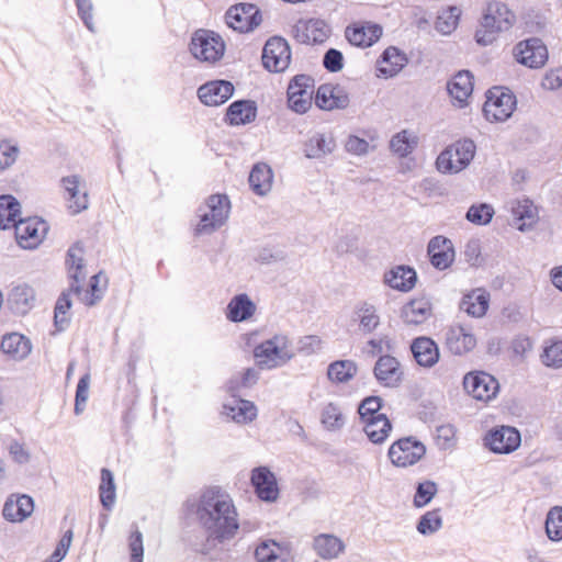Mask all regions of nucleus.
I'll use <instances>...</instances> for the list:
<instances>
[{
	"label": "nucleus",
	"mask_w": 562,
	"mask_h": 562,
	"mask_svg": "<svg viewBox=\"0 0 562 562\" xmlns=\"http://www.w3.org/2000/svg\"><path fill=\"white\" fill-rule=\"evenodd\" d=\"M195 514L209 536L215 540H231L238 531V515L233 499L220 487H209L201 493Z\"/></svg>",
	"instance_id": "nucleus-1"
},
{
	"label": "nucleus",
	"mask_w": 562,
	"mask_h": 562,
	"mask_svg": "<svg viewBox=\"0 0 562 562\" xmlns=\"http://www.w3.org/2000/svg\"><path fill=\"white\" fill-rule=\"evenodd\" d=\"M66 265L70 280V291L87 306H92L99 302L106 288V278L101 272L93 274L88 286L85 288L87 273L83 263V248L80 244H75L68 249Z\"/></svg>",
	"instance_id": "nucleus-2"
},
{
	"label": "nucleus",
	"mask_w": 562,
	"mask_h": 562,
	"mask_svg": "<svg viewBox=\"0 0 562 562\" xmlns=\"http://www.w3.org/2000/svg\"><path fill=\"white\" fill-rule=\"evenodd\" d=\"M252 356L258 369L273 370L289 363L295 357V348L286 334L277 333L257 344Z\"/></svg>",
	"instance_id": "nucleus-3"
},
{
	"label": "nucleus",
	"mask_w": 562,
	"mask_h": 562,
	"mask_svg": "<svg viewBox=\"0 0 562 562\" xmlns=\"http://www.w3.org/2000/svg\"><path fill=\"white\" fill-rule=\"evenodd\" d=\"M516 14L501 1L487 3L474 37L479 45L493 44L501 33L509 31L516 23Z\"/></svg>",
	"instance_id": "nucleus-4"
},
{
	"label": "nucleus",
	"mask_w": 562,
	"mask_h": 562,
	"mask_svg": "<svg viewBox=\"0 0 562 562\" xmlns=\"http://www.w3.org/2000/svg\"><path fill=\"white\" fill-rule=\"evenodd\" d=\"M476 153L471 139H460L443 149L436 159V168L443 175H456L469 167Z\"/></svg>",
	"instance_id": "nucleus-5"
},
{
	"label": "nucleus",
	"mask_w": 562,
	"mask_h": 562,
	"mask_svg": "<svg viewBox=\"0 0 562 562\" xmlns=\"http://www.w3.org/2000/svg\"><path fill=\"white\" fill-rule=\"evenodd\" d=\"M231 203L224 194H213L199 209L195 234L209 235L221 228L228 220Z\"/></svg>",
	"instance_id": "nucleus-6"
},
{
	"label": "nucleus",
	"mask_w": 562,
	"mask_h": 562,
	"mask_svg": "<svg viewBox=\"0 0 562 562\" xmlns=\"http://www.w3.org/2000/svg\"><path fill=\"white\" fill-rule=\"evenodd\" d=\"M189 49L196 60L215 64L224 56L226 45L217 33L210 30H198L191 36Z\"/></svg>",
	"instance_id": "nucleus-7"
},
{
	"label": "nucleus",
	"mask_w": 562,
	"mask_h": 562,
	"mask_svg": "<svg viewBox=\"0 0 562 562\" xmlns=\"http://www.w3.org/2000/svg\"><path fill=\"white\" fill-rule=\"evenodd\" d=\"M426 446L413 436L395 440L389 448L387 458L392 465L406 469L417 464L426 454Z\"/></svg>",
	"instance_id": "nucleus-8"
},
{
	"label": "nucleus",
	"mask_w": 562,
	"mask_h": 562,
	"mask_svg": "<svg viewBox=\"0 0 562 562\" xmlns=\"http://www.w3.org/2000/svg\"><path fill=\"white\" fill-rule=\"evenodd\" d=\"M516 108L514 94L503 88H493L487 91L483 112L490 122H505Z\"/></svg>",
	"instance_id": "nucleus-9"
},
{
	"label": "nucleus",
	"mask_w": 562,
	"mask_h": 562,
	"mask_svg": "<svg viewBox=\"0 0 562 562\" xmlns=\"http://www.w3.org/2000/svg\"><path fill=\"white\" fill-rule=\"evenodd\" d=\"M513 54L518 64L531 69L542 68L549 58L547 46L537 37L527 38L517 43Z\"/></svg>",
	"instance_id": "nucleus-10"
},
{
	"label": "nucleus",
	"mask_w": 562,
	"mask_h": 562,
	"mask_svg": "<svg viewBox=\"0 0 562 562\" xmlns=\"http://www.w3.org/2000/svg\"><path fill=\"white\" fill-rule=\"evenodd\" d=\"M314 80L306 75L295 76L288 86L289 108L299 113H306L312 106Z\"/></svg>",
	"instance_id": "nucleus-11"
},
{
	"label": "nucleus",
	"mask_w": 562,
	"mask_h": 562,
	"mask_svg": "<svg viewBox=\"0 0 562 562\" xmlns=\"http://www.w3.org/2000/svg\"><path fill=\"white\" fill-rule=\"evenodd\" d=\"M225 20L228 27L240 33H247L261 24L262 16L255 4L239 3L228 9Z\"/></svg>",
	"instance_id": "nucleus-12"
},
{
	"label": "nucleus",
	"mask_w": 562,
	"mask_h": 562,
	"mask_svg": "<svg viewBox=\"0 0 562 562\" xmlns=\"http://www.w3.org/2000/svg\"><path fill=\"white\" fill-rule=\"evenodd\" d=\"M291 61L288 42L279 36L269 38L262 49V65L270 72L284 71Z\"/></svg>",
	"instance_id": "nucleus-13"
},
{
	"label": "nucleus",
	"mask_w": 562,
	"mask_h": 562,
	"mask_svg": "<svg viewBox=\"0 0 562 562\" xmlns=\"http://www.w3.org/2000/svg\"><path fill=\"white\" fill-rule=\"evenodd\" d=\"M61 187L67 207L71 214H79L89 207V193L86 180L79 175L61 178Z\"/></svg>",
	"instance_id": "nucleus-14"
},
{
	"label": "nucleus",
	"mask_w": 562,
	"mask_h": 562,
	"mask_svg": "<svg viewBox=\"0 0 562 562\" xmlns=\"http://www.w3.org/2000/svg\"><path fill=\"white\" fill-rule=\"evenodd\" d=\"M521 438L519 431L510 426H497L487 431L484 437V446L492 452L508 454L517 450Z\"/></svg>",
	"instance_id": "nucleus-15"
},
{
	"label": "nucleus",
	"mask_w": 562,
	"mask_h": 562,
	"mask_svg": "<svg viewBox=\"0 0 562 562\" xmlns=\"http://www.w3.org/2000/svg\"><path fill=\"white\" fill-rule=\"evenodd\" d=\"M463 386L474 398L484 402L494 398L499 387L498 382L493 375L482 371L465 374Z\"/></svg>",
	"instance_id": "nucleus-16"
},
{
	"label": "nucleus",
	"mask_w": 562,
	"mask_h": 562,
	"mask_svg": "<svg viewBox=\"0 0 562 562\" xmlns=\"http://www.w3.org/2000/svg\"><path fill=\"white\" fill-rule=\"evenodd\" d=\"M445 345L452 355L463 356L475 348L476 337L470 326L453 324L446 329Z\"/></svg>",
	"instance_id": "nucleus-17"
},
{
	"label": "nucleus",
	"mask_w": 562,
	"mask_h": 562,
	"mask_svg": "<svg viewBox=\"0 0 562 562\" xmlns=\"http://www.w3.org/2000/svg\"><path fill=\"white\" fill-rule=\"evenodd\" d=\"M292 34L302 44L324 43L330 34V27L321 19L300 20L293 25Z\"/></svg>",
	"instance_id": "nucleus-18"
},
{
	"label": "nucleus",
	"mask_w": 562,
	"mask_h": 562,
	"mask_svg": "<svg viewBox=\"0 0 562 562\" xmlns=\"http://www.w3.org/2000/svg\"><path fill=\"white\" fill-rule=\"evenodd\" d=\"M349 103V93L340 85H321L315 94V104L324 111L344 110Z\"/></svg>",
	"instance_id": "nucleus-19"
},
{
	"label": "nucleus",
	"mask_w": 562,
	"mask_h": 562,
	"mask_svg": "<svg viewBox=\"0 0 562 562\" xmlns=\"http://www.w3.org/2000/svg\"><path fill=\"white\" fill-rule=\"evenodd\" d=\"M376 381L385 387H397L404 378L400 361L393 356H381L373 368Z\"/></svg>",
	"instance_id": "nucleus-20"
},
{
	"label": "nucleus",
	"mask_w": 562,
	"mask_h": 562,
	"mask_svg": "<svg viewBox=\"0 0 562 562\" xmlns=\"http://www.w3.org/2000/svg\"><path fill=\"white\" fill-rule=\"evenodd\" d=\"M222 415L238 425H247L257 418L258 409L251 401L236 397L233 393V396L224 402Z\"/></svg>",
	"instance_id": "nucleus-21"
},
{
	"label": "nucleus",
	"mask_w": 562,
	"mask_h": 562,
	"mask_svg": "<svg viewBox=\"0 0 562 562\" xmlns=\"http://www.w3.org/2000/svg\"><path fill=\"white\" fill-rule=\"evenodd\" d=\"M381 25L373 22H356L346 29V38L357 47H370L382 36Z\"/></svg>",
	"instance_id": "nucleus-22"
},
{
	"label": "nucleus",
	"mask_w": 562,
	"mask_h": 562,
	"mask_svg": "<svg viewBox=\"0 0 562 562\" xmlns=\"http://www.w3.org/2000/svg\"><path fill=\"white\" fill-rule=\"evenodd\" d=\"M34 501L30 495L13 493L3 504L2 515L10 522H22L32 515Z\"/></svg>",
	"instance_id": "nucleus-23"
},
{
	"label": "nucleus",
	"mask_w": 562,
	"mask_h": 562,
	"mask_svg": "<svg viewBox=\"0 0 562 562\" xmlns=\"http://www.w3.org/2000/svg\"><path fill=\"white\" fill-rule=\"evenodd\" d=\"M251 483L261 501L273 503L278 499L277 477L267 467H259L251 471Z\"/></svg>",
	"instance_id": "nucleus-24"
},
{
	"label": "nucleus",
	"mask_w": 562,
	"mask_h": 562,
	"mask_svg": "<svg viewBox=\"0 0 562 562\" xmlns=\"http://www.w3.org/2000/svg\"><path fill=\"white\" fill-rule=\"evenodd\" d=\"M234 93V86L226 80H214L198 89L200 101L207 106H218L225 103Z\"/></svg>",
	"instance_id": "nucleus-25"
},
{
	"label": "nucleus",
	"mask_w": 562,
	"mask_h": 562,
	"mask_svg": "<svg viewBox=\"0 0 562 562\" xmlns=\"http://www.w3.org/2000/svg\"><path fill=\"white\" fill-rule=\"evenodd\" d=\"M431 265L438 270L449 268L454 261L452 241L441 235L432 237L427 247Z\"/></svg>",
	"instance_id": "nucleus-26"
},
{
	"label": "nucleus",
	"mask_w": 562,
	"mask_h": 562,
	"mask_svg": "<svg viewBox=\"0 0 562 562\" xmlns=\"http://www.w3.org/2000/svg\"><path fill=\"white\" fill-rule=\"evenodd\" d=\"M411 351L418 366L430 369L440 359V350L437 342L430 337L420 336L413 339Z\"/></svg>",
	"instance_id": "nucleus-27"
},
{
	"label": "nucleus",
	"mask_w": 562,
	"mask_h": 562,
	"mask_svg": "<svg viewBox=\"0 0 562 562\" xmlns=\"http://www.w3.org/2000/svg\"><path fill=\"white\" fill-rule=\"evenodd\" d=\"M312 549L322 560H335L345 552L346 544L338 536L323 532L313 537Z\"/></svg>",
	"instance_id": "nucleus-28"
},
{
	"label": "nucleus",
	"mask_w": 562,
	"mask_h": 562,
	"mask_svg": "<svg viewBox=\"0 0 562 562\" xmlns=\"http://www.w3.org/2000/svg\"><path fill=\"white\" fill-rule=\"evenodd\" d=\"M35 291L26 282H16L8 294V302L14 314L25 315L34 306Z\"/></svg>",
	"instance_id": "nucleus-29"
},
{
	"label": "nucleus",
	"mask_w": 562,
	"mask_h": 562,
	"mask_svg": "<svg viewBox=\"0 0 562 562\" xmlns=\"http://www.w3.org/2000/svg\"><path fill=\"white\" fill-rule=\"evenodd\" d=\"M513 225L520 232H526L538 222V210L528 199L516 200L510 204Z\"/></svg>",
	"instance_id": "nucleus-30"
},
{
	"label": "nucleus",
	"mask_w": 562,
	"mask_h": 562,
	"mask_svg": "<svg viewBox=\"0 0 562 562\" xmlns=\"http://www.w3.org/2000/svg\"><path fill=\"white\" fill-rule=\"evenodd\" d=\"M336 149V139L330 133H314L304 143V155L311 159H321Z\"/></svg>",
	"instance_id": "nucleus-31"
},
{
	"label": "nucleus",
	"mask_w": 562,
	"mask_h": 562,
	"mask_svg": "<svg viewBox=\"0 0 562 562\" xmlns=\"http://www.w3.org/2000/svg\"><path fill=\"white\" fill-rule=\"evenodd\" d=\"M432 314V306L427 297H417L406 303L401 313L403 322L407 325H420Z\"/></svg>",
	"instance_id": "nucleus-32"
},
{
	"label": "nucleus",
	"mask_w": 562,
	"mask_h": 562,
	"mask_svg": "<svg viewBox=\"0 0 562 562\" xmlns=\"http://www.w3.org/2000/svg\"><path fill=\"white\" fill-rule=\"evenodd\" d=\"M259 562H290L292 560L291 548L286 543H278L274 540L262 541L255 551Z\"/></svg>",
	"instance_id": "nucleus-33"
},
{
	"label": "nucleus",
	"mask_w": 562,
	"mask_h": 562,
	"mask_svg": "<svg viewBox=\"0 0 562 562\" xmlns=\"http://www.w3.org/2000/svg\"><path fill=\"white\" fill-rule=\"evenodd\" d=\"M490 306V293L483 289H474L463 295L460 310L471 317H483Z\"/></svg>",
	"instance_id": "nucleus-34"
},
{
	"label": "nucleus",
	"mask_w": 562,
	"mask_h": 562,
	"mask_svg": "<svg viewBox=\"0 0 562 562\" xmlns=\"http://www.w3.org/2000/svg\"><path fill=\"white\" fill-rule=\"evenodd\" d=\"M319 422L325 430L338 432L346 426L347 416L339 403L328 402L321 408Z\"/></svg>",
	"instance_id": "nucleus-35"
},
{
	"label": "nucleus",
	"mask_w": 562,
	"mask_h": 562,
	"mask_svg": "<svg viewBox=\"0 0 562 562\" xmlns=\"http://www.w3.org/2000/svg\"><path fill=\"white\" fill-rule=\"evenodd\" d=\"M472 75L467 71H459L449 82H448V91L456 102V104L460 108L464 106L468 102V99L471 97L473 91V80Z\"/></svg>",
	"instance_id": "nucleus-36"
},
{
	"label": "nucleus",
	"mask_w": 562,
	"mask_h": 562,
	"mask_svg": "<svg viewBox=\"0 0 562 562\" xmlns=\"http://www.w3.org/2000/svg\"><path fill=\"white\" fill-rule=\"evenodd\" d=\"M257 306L251 299L245 294L235 295L226 307V317L233 323L248 321L256 313Z\"/></svg>",
	"instance_id": "nucleus-37"
},
{
	"label": "nucleus",
	"mask_w": 562,
	"mask_h": 562,
	"mask_svg": "<svg viewBox=\"0 0 562 562\" xmlns=\"http://www.w3.org/2000/svg\"><path fill=\"white\" fill-rule=\"evenodd\" d=\"M419 144V136L415 131L402 130L395 133L390 139V150L398 158H406L412 155Z\"/></svg>",
	"instance_id": "nucleus-38"
},
{
	"label": "nucleus",
	"mask_w": 562,
	"mask_h": 562,
	"mask_svg": "<svg viewBox=\"0 0 562 562\" xmlns=\"http://www.w3.org/2000/svg\"><path fill=\"white\" fill-rule=\"evenodd\" d=\"M406 63L405 55L396 47H387L378 60L379 75L385 78L394 77L403 69Z\"/></svg>",
	"instance_id": "nucleus-39"
},
{
	"label": "nucleus",
	"mask_w": 562,
	"mask_h": 562,
	"mask_svg": "<svg viewBox=\"0 0 562 562\" xmlns=\"http://www.w3.org/2000/svg\"><path fill=\"white\" fill-rule=\"evenodd\" d=\"M368 439L374 445L383 443L392 431V424L385 414L370 418L362 423Z\"/></svg>",
	"instance_id": "nucleus-40"
},
{
	"label": "nucleus",
	"mask_w": 562,
	"mask_h": 562,
	"mask_svg": "<svg viewBox=\"0 0 562 562\" xmlns=\"http://www.w3.org/2000/svg\"><path fill=\"white\" fill-rule=\"evenodd\" d=\"M417 281L416 272L413 268L398 266L385 274V282L395 290L402 292L411 291Z\"/></svg>",
	"instance_id": "nucleus-41"
},
{
	"label": "nucleus",
	"mask_w": 562,
	"mask_h": 562,
	"mask_svg": "<svg viewBox=\"0 0 562 562\" xmlns=\"http://www.w3.org/2000/svg\"><path fill=\"white\" fill-rule=\"evenodd\" d=\"M257 115L255 102L240 100L233 102L226 113V119L231 125H243L252 122Z\"/></svg>",
	"instance_id": "nucleus-42"
},
{
	"label": "nucleus",
	"mask_w": 562,
	"mask_h": 562,
	"mask_svg": "<svg viewBox=\"0 0 562 562\" xmlns=\"http://www.w3.org/2000/svg\"><path fill=\"white\" fill-rule=\"evenodd\" d=\"M355 315L361 331L364 334L374 331L381 323L378 308L368 302L358 304L355 308Z\"/></svg>",
	"instance_id": "nucleus-43"
},
{
	"label": "nucleus",
	"mask_w": 562,
	"mask_h": 562,
	"mask_svg": "<svg viewBox=\"0 0 562 562\" xmlns=\"http://www.w3.org/2000/svg\"><path fill=\"white\" fill-rule=\"evenodd\" d=\"M272 170L266 164H257L249 175V184L258 195H266L272 188Z\"/></svg>",
	"instance_id": "nucleus-44"
},
{
	"label": "nucleus",
	"mask_w": 562,
	"mask_h": 562,
	"mask_svg": "<svg viewBox=\"0 0 562 562\" xmlns=\"http://www.w3.org/2000/svg\"><path fill=\"white\" fill-rule=\"evenodd\" d=\"M74 292L70 291V288L67 291H64L60 296L58 297L55 308H54V327L56 331L60 333L68 328L71 315H70V308H71V300L70 295Z\"/></svg>",
	"instance_id": "nucleus-45"
},
{
	"label": "nucleus",
	"mask_w": 562,
	"mask_h": 562,
	"mask_svg": "<svg viewBox=\"0 0 562 562\" xmlns=\"http://www.w3.org/2000/svg\"><path fill=\"white\" fill-rule=\"evenodd\" d=\"M357 372L358 367L355 361L337 360L328 366L327 376L333 383L340 384L352 380Z\"/></svg>",
	"instance_id": "nucleus-46"
},
{
	"label": "nucleus",
	"mask_w": 562,
	"mask_h": 562,
	"mask_svg": "<svg viewBox=\"0 0 562 562\" xmlns=\"http://www.w3.org/2000/svg\"><path fill=\"white\" fill-rule=\"evenodd\" d=\"M21 214V207L18 200L10 194L0 195V228L12 227L15 220Z\"/></svg>",
	"instance_id": "nucleus-47"
},
{
	"label": "nucleus",
	"mask_w": 562,
	"mask_h": 562,
	"mask_svg": "<svg viewBox=\"0 0 562 562\" xmlns=\"http://www.w3.org/2000/svg\"><path fill=\"white\" fill-rule=\"evenodd\" d=\"M16 243L21 248L33 249L35 248V221L31 217L23 220H15L12 225Z\"/></svg>",
	"instance_id": "nucleus-48"
},
{
	"label": "nucleus",
	"mask_w": 562,
	"mask_h": 562,
	"mask_svg": "<svg viewBox=\"0 0 562 562\" xmlns=\"http://www.w3.org/2000/svg\"><path fill=\"white\" fill-rule=\"evenodd\" d=\"M1 349L13 358H23L30 353L31 346L23 335L11 333L2 338Z\"/></svg>",
	"instance_id": "nucleus-49"
},
{
	"label": "nucleus",
	"mask_w": 562,
	"mask_h": 562,
	"mask_svg": "<svg viewBox=\"0 0 562 562\" xmlns=\"http://www.w3.org/2000/svg\"><path fill=\"white\" fill-rule=\"evenodd\" d=\"M99 493L102 506L108 510L112 509L116 499V486L114 483V475L108 469L101 470Z\"/></svg>",
	"instance_id": "nucleus-50"
},
{
	"label": "nucleus",
	"mask_w": 562,
	"mask_h": 562,
	"mask_svg": "<svg viewBox=\"0 0 562 562\" xmlns=\"http://www.w3.org/2000/svg\"><path fill=\"white\" fill-rule=\"evenodd\" d=\"M544 531L552 542L562 541V506L551 507L546 516Z\"/></svg>",
	"instance_id": "nucleus-51"
},
{
	"label": "nucleus",
	"mask_w": 562,
	"mask_h": 562,
	"mask_svg": "<svg viewBox=\"0 0 562 562\" xmlns=\"http://www.w3.org/2000/svg\"><path fill=\"white\" fill-rule=\"evenodd\" d=\"M461 10L458 7L443 9L437 15L435 29L442 35L451 34L458 26Z\"/></svg>",
	"instance_id": "nucleus-52"
},
{
	"label": "nucleus",
	"mask_w": 562,
	"mask_h": 562,
	"mask_svg": "<svg viewBox=\"0 0 562 562\" xmlns=\"http://www.w3.org/2000/svg\"><path fill=\"white\" fill-rule=\"evenodd\" d=\"M442 527V516L439 509L426 512L419 518L416 530L423 536H431Z\"/></svg>",
	"instance_id": "nucleus-53"
},
{
	"label": "nucleus",
	"mask_w": 562,
	"mask_h": 562,
	"mask_svg": "<svg viewBox=\"0 0 562 562\" xmlns=\"http://www.w3.org/2000/svg\"><path fill=\"white\" fill-rule=\"evenodd\" d=\"M259 379V372L255 368H247L239 375L233 376L227 382V390L231 393H236L243 387H250L257 383Z\"/></svg>",
	"instance_id": "nucleus-54"
},
{
	"label": "nucleus",
	"mask_w": 562,
	"mask_h": 562,
	"mask_svg": "<svg viewBox=\"0 0 562 562\" xmlns=\"http://www.w3.org/2000/svg\"><path fill=\"white\" fill-rule=\"evenodd\" d=\"M494 215V209L491 204H473L467 212V220L475 225L488 224Z\"/></svg>",
	"instance_id": "nucleus-55"
},
{
	"label": "nucleus",
	"mask_w": 562,
	"mask_h": 562,
	"mask_svg": "<svg viewBox=\"0 0 562 562\" xmlns=\"http://www.w3.org/2000/svg\"><path fill=\"white\" fill-rule=\"evenodd\" d=\"M381 405L382 401L379 396H369L362 400L358 408L361 424L370 418L383 415L382 413H380Z\"/></svg>",
	"instance_id": "nucleus-56"
},
{
	"label": "nucleus",
	"mask_w": 562,
	"mask_h": 562,
	"mask_svg": "<svg viewBox=\"0 0 562 562\" xmlns=\"http://www.w3.org/2000/svg\"><path fill=\"white\" fill-rule=\"evenodd\" d=\"M437 493V485L432 481H425L418 484L414 496V506L422 508L430 503Z\"/></svg>",
	"instance_id": "nucleus-57"
},
{
	"label": "nucleus",
	"mask_w": 562,
	"mask_h": 562,
	"mask_svg": "<svg viewBox=\"0 0 562 562\" xmlns=\"http://www.w3.org/2000/svg\"><path fill=\"white\" fill-rule=\"evenodd\" d=\"M19 156V148L10 140L0 142V172L13 166Z\"/></svg>",
	"instance_id": "nucleus-58"
},
{
	"label": "nucleus",
	"mask_w": 562,
	"mask_h": 562,
	"mask_svg": "<svg viewBox=\"0 0 562 562\" xmlns=\"http://www.w3.org/2000/svg\"><path fill=\"white\" fill-rule=\"evenodd\" d=\"M345 149L355 156H364L374 149L370 143L357 135H349L345 143Z\"/></svg>",
	"instance_id": "nucleus-59"
},
{
	"label": "nucleus",
	"mask_w": 562,
	"mask_h": 562,
	"mask_svg": "<svg viewBox=\"0 0 562 562\" xmlns=\"http://www.w3.org/2000/svg\"><path fill=\"white\" fill-rule=\"evenodd\" d=\"M543 364L552 368L562 367V341L552 342L544 348L541 356Z\"/></svg>",
	"instance_id": "nucleus-60"
},
{
	"label": "nucleus",
	"mask_w": 562,
	"mask_h": 562,
	"mask_svg": "<svg viewBox=\"0 0 562 562\" xmlns=\"http://www.w3.org/2000/svg\"><path fill=\"white\" fill-rule=\"evenodd\" d=\"M456 429L451 425H442L437 428L436 443L441 450H449L456 446Z\"/></svg>",
	"instance_id": "nucleus-61"
},
{
	"label": "nucleus",
	"mask_w": 562,
	"mask_h": 562,
	"mask_svg": "<svg viewBox=\"0 0 562 562\" xmlns=\"http://www.w3.org/2000/svg\"><path fill=\"white\" fill-rule=\"evenodd\" d=\"M90 375L87 373L80 378L77 384L75 413L81 414L89 397Z\"/></svg>",
	"instance_id": "nucleus-62"
},
{
	"label": "nucleus",
	"mask_w": 562,
	"mask_h": 562,
	"mask_svg": "<svg viewBox=\"0 0 562 562\" xmlns=\"http://www.w3.org/2000/svg\"><path fill=\"white\" fill-rule=\"evenodd\" d=\"M72 530H67L64 536L60 538L56 549L50 554V557L43 562H60L66 554L68 553V550L72 542Z\"/></svg>",
	"instance_id": "nucleus-63"
},
{
	"label": "nucleus",
	"mask_w": 562,
	"mask_h": 562,
	"mask_svg": "<svg viewBox=\"0 0 562 562\" xmlns=\"http://www.w3.org/2000/svg\"><path fill=\"white\" fill-rule=\"evenodd\" d=\"M128 548L131 552V562H143L144 544L143 535L139 530H135L128 538Z\"/></svg>",
	"instance_id": "nucleus-64"
}]
</instances>
